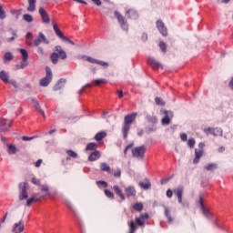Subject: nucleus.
Segmentation results:
<instances>
[{"instance_id": "nucleus-7", "label": "nucleus", "mask_w": 233, "mask_h": 233, "mask_svg": "<svg viewBox=\"0 0 233 233\" xmlns=\"http://www.w3.org/2000/svg\"><path fill=\"white\" fill-rule=\"evenodd\" d=\"M137 225L139 227H145V222L142 220L141 217L136 218V222L131 220L129 223V233H136L137 230Z\"/></svg>"}, {"instance_id": "nucleus-59", "label": "nucleus", "mask_w": 233, "mask_h": 233, "mask_svg": "<svg viewBox=\"0 0 233 233\" xmlns=\"http://www.w3.org/2000/svg\"><path fill=\"white\" fill-rule=\"evenodd\" d=\"M140 218L145 222L146 219H148V213L140 215Z\"/></svg>"}, {"instance_id": "nucleus-16", "label": "nucleus", "mask_w": 233, "mask_h": 233, "mask_svg": "<svg viewBox=\"0 0 233 233\" xmlns=\"http://www.w3.org/2000/svg\"><path fill=\"white\" fill-rule=\"evenodd\" d=\"M86 61H88L89 63H92L93 65H99L100 66H104V68L108 67V63L103 60H97L96 58H92V56H87Z\"/></svg>"}, {"instance_id": "nucleus-32", "label": "nucleus", "mask_w": 233, "mask_h": 233, "mask_svg": "<svg viewBox=\"0 0 233 233\" xmlns=\"http://www.w3.org/2000/svg\"><path fill=\"white\" fill-rule=\"evenodd\" d=\"M105 137H106V132L105 131L99 132L95 136L96 141H102Z\"/></svg>"}, {"instance_id": "nucleus-30", "label": "nucleus", "mask_w": 233, "mask_h": 233, "mask_svg": "<svg viewBox=\"0 0 233 233\" xmlns=\"http://www.w3.org/2000/svg\"><path fill=\"white\" fill-rule=\"evenodd\" d=\"M204 168L208 172H213V170H218V164L211 163V164H208V166H205Z\"/></svg>"}, {"instance_id": "nucleus-54", "label": "nucleus", "mask_w": 233, "mask_h": 233, "mask_svg": "<svg viewBox=\"0 0 233 233\" xmlns=\"http://www.w3.org/2000/svg\"><path fill=\"white\" fill-rule=\"evenodd\" d=\"M141 39L144 43H147V41H148V35L147 33H143Z\"/></svg>"}, {"instance_id": "nucleus-61", "label": "nucleus", "mask_w": 233, "mask_h": 233, "mask_svg": "<svg viewBox=\"0 0 233 233\" xmlns=\"http://www.w3.org/2000/svg\"><path fill=\"white\" fill-rule=\"evenodd\" d=\"M166 194H167V198H172L174 192L171 191V189H167Z\"/></svg>"}, {"instance_id": "nucleus-21", "label": "nucleus", "mask_w": 233, "mask_h": 233, "mask_svg": "<svg viewBox=\"0 0 233 233\" xmlns=\"http://www.w3.org/2000/svg\"><path fill=\"white\" fill-rule=\"evenodd\" d=\"M9 127H12L11 120H6V119L0 120V131L1 132L6 130V128H9Z\"/></svg>"}, {"instance_id": "nucleus-62", "label": "nucleus", "mask_w": 233, "mask_h": 233, "mask_svg": "<svg viewBox=\"0 0 233 233\" xmlns=\"http://www.w3.org/2000/svg\"><path fill=\"white\" fill-rule=\"evenodd\" d=\"M134 147V144H128L127 147H126V148H125V150H124V153L125 154H127V150H129V148H132Z\"/></svg>"}, {"instance_id": "nucleus-15", "label": "nucleus", "mask_w": 233, "mask_h": 233, "mask_svg": "<svg viewBox=\"0 0 233 233\" xmlns=\"http://www.w3.org/2000/svg\"><path fill=\"white\" fill-rule=\"evenodd\" d=\"M157 27L164 37H167V35H168V31L167 30V26H165V23H163V21L157 20Z\"/></svg>"}, {"instance_id": "nucleus-47", "label": "nucleus", "mask_w": 233, "mask_h": 233, "mask_svg": "<svg viewBox=\"0 0 233 233\" xmlns=\"http://www.w3.org/2000/svg\"><path fill=\"white\" fill-rule=\"evenodd\" d=\"M96 185L98 187H103V188H106V187H108V183L103 180L96 181Z\"/></svg>"}, {"instance_id": "nucleus-38", "label": "nucleus", "mask_w": 233, "mask_h": 233, "mask_svg": "<svg viewBox=\"0 0 233 233\" xmlns=\"http://www.w3.org/2000/svg\"><path fill=\"white\" fill-rule=\"evenodd\" d=\"M12 59H14V55H12V53L7 52L5 54V56H4L5 63H6V61H12Z\"/></svg>"}, {"instance_id": "nucleus-25", "label": "nucleus", "mask_w": 233, "mask_h": 233, "mask_svg": "<svg viewBox=\"0 0 233 233\" xmlns=\"http://www.w3.org/2000/svg\"><path fill=\"white\" fill-rule=\"evenodd\" d=\"M99 157H101V153L97 150H95L89 155L88 161H97Z\"/></svg>"}, {"instance_id": "nucleus-64", "label": "nucleus", "mask_w": 233, "mask_h": 233, "mask_svg": "<svg viewBox=\"0 0 233 233\" xmlns=\"http://www.w3.org/2000/svg\"><path fill=\"white\" fill-rule=\"evenodd\" d=\"M198 150H203V148H205V143H203V142H200L199 144H198Z\"/></svg>"}, {"instance_id": "nucleus-14", "label": "nucleus", "mask_w": 233, "mask_h": 233, "mask_svg": "<svg viewBox=\"0 0 233 233\" xmlns=\"http://www.w3.org/2000/svg\"><path fill=\"white\" fill-rule=\"evenodd\" d=\"M147 64L150 65L154 70H157V68H163V65L152 56L148 57Z\"/></svg>"}, {"instance_id": "nucleus-42", "label": "nucleus", "mask_w": 233, "mask_h": 233, "mask_svg": "<svg viewBox=\"0 0 233 233\" xmlns=\"http://www.w3.org/2000/svg\"><path fill=\"white\" fill-rule=\"evenodd\" d=\"M107 17L109 19H116V17H117V11H114V12L108 11Z\"/></svg>"}, {"instance_id": "nucleus-45", "label": "nucleus", "mask_w": 233, "mask_h": 233, "mask_svg": "<svg viewBox=\"0 0 233 233\" xmlns=\"http://www.w3.org/2000/svg\"><path fill=\"white\" fill-rule=\"evenodd\" d=\"M23 19L24 21H26V23H32V21H34V18L31 15H24Z\"/></svg>"}, {"instance_id": "nucleus-40", "label": "nucleus", "mask_w": 233, "mask_h": 233, "mask_svg": "<svg viewBox=\"0 0 233 233\" xmlns=\"http://www.w3.org/2000/svg\"><path fill=\"white\" fill-rule=\"evenodd\" d=\"M8 147V154L12 155V154H15V152L17 151V148H15V146L14 145H7Z\"/></svg>"}, {"instance_id": "nucleus-11", "label": "nucleus", "mask_w": 233, "mask_h": 233, "mask_svg": "<svg viewBox=\"0 0 233 233\" xmlns=\"http://www.w3.org/2000/svg\"><path fill=\"white\" fill-rule=\"evenodd\" d=\"M38 14L41 16L42 22L45 23L46 25L50 24V16L48 15V13L45 8L40 7L38 10Z\"/></svg>"}, {"instance_id": "nucleus-17", "label": "nucleus", "mask_w": 233, "mask_h": 233, "mask_svg": "<svg viewBox=\"0 0 233 233\" xmlns=\"http://www.w3.org/2000/svg\"><path fill=\"white\" fill-rule=\"evenodd\" d=\"M25 230V224L23 221H20L18 223H15L12 228V232L13 233H21Z\"/></svg>"}, {"instance_id": "nucleus-39", "label": "nucleus", "mask_w": 233, "mask_h": 233, "mask_svg": "<svg viewBox=\"0 0 233 233\" xmlns=\"http://www.w3.org/2000/svg\"><path fill=\"white\" fill-rule=\"evenodd\" d=\"M94 83L96 86H99V85H106V79L105 78H100V79H96L94 80Z\"/></svg>"}, {"instance_id": "nucleus-20", "label": "nucleus", "mask_w": 233, "mask_h": 233, "mask_svg": "<svg viewBox=\"0 0 233 233\" xmlns=\"http://www.w3.org/2000/svg\"><path fill=\"white\" fill-rule=\"evenodd\" d=\"M164 208V216L167 219V223H174V218L172 217V214L170 213V208H167V206L163 205Z\"/></svg>"}, {"instance_id": "nucleus-4", "label": "nucleus", "mask_w": 233, "mask_h": 233, "mask_svg": "<svg viewBox=\"0 0 233 233\" xmlns=\"http://www.w3.org/2000/svg\"><path fill=\"white\" fill-rule=\"evenodd\" d=\"M145 152H147V147L142 145L132 149V156L136 159L142 161V159H145Z\"/></svg>"}, {"instance_id": "nucleus-18", "label": "nucleus", "mask_w": 233, "mask_h": 233, "mask_svg": "<svg viewBox=\"0 0 233 233\" xmlns=\"http://www.w3.org/2000/svg\"><path fill=\"white\" fill-rule=\"evenodd\" d=\"M183 187H178L173 190V194L177 196L178 203H183Z\"/></svg>"}, {"instance_id": "nucleus-51", "label": "nucleus", "mask_w": 233, "mask_h": 233, "mask_svg": "<svg viewBox=\"0 0 233 233\" xmlns=\"http://www.w3.org/2000/svg\"><path fill=\"white\" fill-rule=\"evenodd\" d=\"M41 191L46 192V196H48V187L46 185L41 186Z\"/></svg>"}, {"instance_id": "nucleus-19", "label": "nucleus", "mask_w": 233, "mask_h": 233, "mask_svg": "<svg viewBox=\"0 0 233 233\" xmlns=\"http://www.w3.org/2000/svg\"><path fill=\"white\" fill-rule=\"evenodd\" d=\"M138 187H140V188L143 190H150L152 188V184L148 178H145L144 181H140L138 183Z\"/></svg>"}, {"instance_id": "nucleus-28", "label": "nucleus", "mask_w": 233, "mask_h": 233, "mask_svg": "<svg viewBox=\"0 0 233 233\" xmlns=\"http://www.w3.org/2000/svg\"><path fill=\"white\" fill-rule=\"evenodd\" d=\"M66 154H67L66 161H70V159H76L78 156L77 153L73 150H66Z\"/></svg>"}, {"instance_id": "nucleus-56", "label": "nucleus", "mask_w": 233, "mask_h": 233, "mask_svg": "<svg viewBox=\"0 0 233 233\" xmlns=\"http://www.w3.org/2000/svg\"><path fill=\"white\" fill-rule=\"evenodd\" d=\"M180 139H181V141H187V139H188V136H187V134L186 133H182L181 135H180Z\"/></svg>"}, {"instance_id": "nucleus-1", "label": "nucleus", "mask_w": 233, "mask_h": 233, "mask_svg": "<svg viewBox=\"0 0 233 233\" xmlns=\"http://www.w3.org/2000/svg\"><path fill=\"white\" fill-rule=\"evenodd\" d=\"M136 117H137V113H131L125 116L124 125L122 127V134L124 139L128 137V132H130V125L136 121Z\"/></svg>"}, {"instance_id": "nucleus-22", "label": "nucleus", "mask_w": 233, "mask_h": 233, "mask_svg": "<svg viewBox=\"0 0 233 233\" xmlns=\"http://www.w3.org/2000/svg\"><path fill=\"white\" fill-rule=\"evenodd\" d=\"M126 17H128V19H137L139 14L135 9H129L126 11Z\"/></svg>"}, {"instance_id": "nucleus-63", "label": "nucleus", "mask_w": 233, "mask_h": 233, "mask_svg": "<svg viewBox=\"0 0 233 233\" xmlns=\"http://www.w3.org/2000/svg\"><path fill=\"white\" fill-rule=\"evenodd\" d=\"M41 163H43L42 159H38L35 163V167H41Z\"/></svg>"}, {"instance_id": "nucleus-37", "label": "nucleus", "mask_w": 233, "mask_h": 233, "mask_svg": "<svg viewBox=\"0 0 233 233\" xmlns=\"http://www.w3.org/2000/svg\"><path fill=\"white\" fill-rule=\"evenodd\" d=\"M133 208L134 210H136L137 212H141V210H143V203L141 202H137L133 205Z\"/></svg>"}, {"instance_id": "nucleus-6", "label": "nucleus", "mask_w": 233, "mask_h": 233, "mask_svg": "<svg viewBox=\"0 0 233 233\" xmlns=\"http://www.w3.org/2000/svg\"><path fill=\"white\" fill-rule=\"evenodd\" d=\"M52 69L50 67L46 68V76L39 82L40 86H48L52 83Z\"/></svg>"}, {"instance_id": "nucleus-48", "label": "nucleus", "mask_w": 233, "mask_h": 233, "mask_svg": "<svg viewBox=\"0 0 233 233\" xmlns=\"http://www.w3.org/2000/svg\"><path fill=\"white\" fill-rule=\"evenodd\" d=\"M104 192L106 198H109V199H114V193H112L110 190L105 189Z\"/></svg>"}, {"instance_id": "nucleus-46", "label": "nucleus", "mask_w": 233, "mask_h": 233, "mask_svg": "<svg viewBox=\"0 0 233 233\" xmlns=\"http://www.w3.org/2000/svg\"><path fill=\"white\" fill-rule=\"evenodd\" d=\"M195 145H196V139L189 138L187 141V146L189 147V148H194Z\"/></svg>"}, {"instance_id": "nucleus-13", "label": "nucleus", "mask_w": 233, "mask_h": 233, "mask_svg": "<svg viewBox=\"0 0 233 233\" xmlns=\"http://www.w3.org/2000/svg\"><path fill=\"white\" fill-rule=\"evenodd\" d=\"M19 52L22 55V63L20 68H26V66L28 65V63H26V61H28V52L26 49H19Z\"/></svg>"}, {"instance_id": "nucleus-31", "label": "nucleus", "mask_w": 233, "mask_h": 233, "mask_svg": "<svg viewBox=\"0 0 233 233\" xmlns=\"http://www.w3.org/2000/svg\"><path fill=\"white\" fill-rule=\"evenodd\" d=\"M33 35L32 33H27L26 36H25V45H27V46H34V42H32L33 39Z\"/></svg>"}, {"instance_id": "nucleus-24", "label": "nucleus", "mask_w": 233, "mask_h": 233, "mask_svg": "<svg viewBox=\"0 0 233 233\" xmlns=\"http://www.w3.org/2000/svg\"><path fill=\"white\" fill-rule=\"evenodd\" d=\"M201 157H203V150L195 149V158L193 159L194 165H198Z\"/></svg>"}, {"instance_id": "nucleus-23", "label": "nucleus", "mask_w": 233, "mask_h": 233, "mask_svg": "<svg viewBox=\"0 0 233 233\" xmlns=\"http://www.w3.org/2000/svg\"><path fill=\"white\" fill-rule=\"evenodd\" d=\"M43 197H39V194H33L31 198H29L26 201V206L30 207L32 203H35L39 201Z\"/></svg>"}, {"instance_id": "nucleus-50", "label": "nucleus", "mask_w": 233, "mask_h": 233, "mask_svg": "<svg viewBox=\"0 0 233 233\" xmlns=\"http://www.w3.org/2000/svg\"><path fill=\"white\" fill-rule=\"evenodd\" d=\"M156 130H157V127H156V126H153V127H147V128H146V132H147V134H150V133H152V132H156Z\"/></svg>"}, {"instance_id": "nucleus-33", "label": "nucleus", "mask_w": 233, "mask_h": 233, "mask_svg": "<svg viewBox=\"0 0 233 233\" xmlns=\"http://www.w3.org/2000/svg\"><path fill=\"white\" fill-rule=\"evenodd\" d=\"M0 79L3 83H8V73H6V71H1Z\"/></svg>"}, {"instance_id": "nucleus-57", "label": "nucleus", "mask_w": 233, "mask_h": 233, "mask_svg": "<svg viewBox=\"0 0 233 233\" xmlns=\"http://www.w3.org/2000/svg\"><path fill=\"white\" fill-rule=\"evenodd\" d=\"M56 35H58V37H60V39H63L65 37V35H63V32H61V29H58L57 31H56Z\"/></svg>"}, {"instance_id": "nucleus-44", "label": "nucleus", "mask_w": 233, "mask_h": 233, "mask_svg": "<svg viewBox=\"0 0 233 233\" xmlns=\"http://www.w3.org/2000/svg\"><path fill=\"white\" fill-rule=\"evenodd\" d=\"M158 46L163 54H167V44L165 42H160Z\"/></svg>"}, {"instance_id": "nucleus-10", "label": "nucleus", "mask_w": 233, "mask_h": 233, "mask_svg": "<svg viewBox=\"0 0 233 233\" xmlns=\"http://www.w3.org/2000/svg\"><path fill=\"white\" fill-rule=\"evenodd\" d=\"M199 205H200V209L202 214L205 216V218H207L208 219H210L212 218V213L210 212V210L205 208V204L203 203L202 197H199Z\"/></svg>"}, {"instance_id": "nucleus-60", "label": "nucleus", "mask_w": 233, "mask_h": 233, "mask_svg": "<svg viewBox=\"0 0 233 233\" xmlns=\"http://www.w3.org/2000/svg\"><path fill=\"white\" fill-rule=\"evenodd\" d=\"M10 85H12V86H14V88H18V85L17 82H15V80H11L9 81Z\"/></svg>"}, {"instance_id": "nucleus-12", "label": "nucleus", "mask_w": 233, "mask_h": 233, "mask_svg": "<svg viewBox=\"0 0 233 233\" xmlns=\"http://www.w3.org/2000/svg\"><path fill=\"white\" fill-rule=\"evenodd\" d=\"M41 43L48 45V40H46V36L43 33H39L38 36L33 41V46H39Z\"/></svg>"}, {"instance_id": "nucleus-41", "label": "nucleus", "mask_w": 233, "mask_h": 233, "mask_svg": "<svg viewBox=\"0 0 233 233\" xmlns=\"http://www.w3.org/2000/svg\"><path fill=\"white\" fill-rule=\"evenodd\" d=\"M97 148V144L96 143H89L86 147V150H96Z\"/></svg>"}, {"instance_id": "nucleus-36", "label": "nucleus", "mask_w": 233, "mask_h": 233, "mask_svg": "<svg viewBox=\"0 0 233 233\" xmlns=\"http://www.w3.org/2000/svg\"><path fill=\"white\" fill-rule=\"evenodd\" d=\"M100 170H102V172H110V166L103 162L100 164Z\"/></svg>"}, {"instance_id": "nucleus-5", "label": "nucleus", "mask_w": 233, "mask_h": 233, "mask_svg": "<svg viewBox=\"0 0 233 233\" xmlns=\"http://www.w3.org/2000/svg\"><path fill=\"white\" fill-rule=\"evenodd\" d=\"M204 133L206 136H214L215 137H218V136L223 137V129L221 127H206L204 128Z\"/></svg>"}, {"instance_id": "nucleus-55", "label": "nucleus", "mask_w": 233, "mask_h": 233, "mask_svg": "<svg viewBox=\"0 0 233 233\" xmlns=\"http://www.w3.org/2000/svg\"><path fill=\"white\" fill-rule=\"evenodd\" d=\"M117 196L121 198L123 201H125V195L121 192V189L117 188Z\"/></svg>"}, {"instance_id": "nucleus-58", "label": "nucleus", "mask_w": 233, "mask_h": 233, "mask_svg": "<svg viewBox=\"0 0 233 233\" xmlns=\"http://www.w3.org/2000/svg\"><path fill=\"white\" fill-rule=\"evenodd\" d=\"M32 139H35V137H23V141H32Z\"/></svg>"}, {"instance_id": "nucleus-26", "label": "nucleus", "mask_w": 233, "mask_h": 233, "mask_svg": "<svg viewBox=\"0 0 233 233\" xmlns=\"http://www.w3.org/2000/svg\"><path fill=\"white\" fill-rule=\"evenodd\" d=\"M65 83H66V79L61 78L54 86V90L57 91V90H61V88H65Z\"/></svg>"}, {"instance_id": "nucleus-9", "label": "nucleus", "mask_w": 233, "mask_h": 233, "mask_svg": "<svg viewBox=\"0 0 233 233\" xmlns=\"http://www.w3.org/2000/svg\"><path fill=\"white\" fill-rule=\"evenodd\" d=\"M117 21L124 32L126 34H128V21H127V18L123 16L121 14L117 13Z\"/></svg>"}, {"instance_id": "nucleus-35", "label": "nucleus", "mask_w": 233, "mask_h": 233, "mask_svg": "<svg viewBox=\"0 0 233 233\" xmlns=\"http://www.w3.org/2000/svg\"><path fill=\"white\" fill-rule=\"evenodd\" d=\"M126 193L127 196L134 197L137 194L136 188H134V187H128L126 188Z\"/></svg>"}, {"instance_id": "nucleus-8", "label": "nucleus", "mask_w": 233, "mask_h": 233, "mask_svg": "<svg viewBox=\"0 0 233 233\" xmlns=\"http://www.w3.org/2000/svg\"><path fill=\"white\" fill-rule=\"evenodd\" d=\"M165 116L162 118L161 123L164 127L170 125V120L174 117V112L168 110H161Z\"/></svg>"}, {"instance_id": "nucleus-29", "label": "nucleus", "mask_w": 233, "mask_h": 233, "mask_svg": "<svg viewBox=\"0 0 233 233\" xmlns=\"http://www.w3.org/2000/svg\"><path fill=\"white\" fill-rule=\"evenodd\" d=\"M37 3V0H28V7L27 12H35V4Z\"/></svg>"}, {"instance_id": "nucleus-2", "label": "nucleus", "mask_w": 233, "mask_h": 233, "mask_svg": "<svg viewBox=\"0 0 233 233\" xmlns=\"http://www.w3.org/2000/svg\"><path fill=\"white\" fill-rule=\"evenodd\" d=\"M51 62L53 65H57L59 59H66V52L60 46L55 47V52L50 56Z\"/></svg>"}, {"instance_id": "nucleus-43", "label": "nucleus", "mask_w": 233, "mask_h": 233, "mask_svg": "<svg viewBox=\"0 0 233 233\" xmlns=\"http://www.w3.org/2000/svg\"><path fill=\"white\" fill-rule=\"evenodd\" d=\"M155 102H156V105H158L159 106H165V102L159 96H157L155 98Z\"/></svg>"}, {"instance_id": "nucleus-49", "label": "nucleus", "mask_w": 233, "mask_h": 233, "mask_svg": "<svg viewBox=\"0 0 233 233\" xmlns=\"http://www.w3.org/2000/svg\"><path fill=\"white\" fill-rule=\"evenodd\" d=\"M6 14L5 13V10H3V5H0V19H5Z\"/></svg>"}, {"instance_id": "nucleus-27", "label": "nucleus", "mask_w": 233, "mask_h": 233, "mask_svg": "<svg viewBox=\"0 0 233 233\" xmlns=\"http://www.w3.org/2000/svg\"><path fill=\"white\" fill-rule=\"evenodd\" d=\"M32 103H33L35 108L36 110H38V112H40V114L43 116V117H45V111H43V109H41V106L39 105V101H37V99H35V98H33Z\"/></svg>"}, {"instance_id": "nucleus-3", "label": "nucleus", "mask_w": 233, "mask_h": 233, "mask_svg": "<svg viewBox=\"0 0 233 233\" xmlns=\"http://www.w3.org/2000/svg\"><path fill=\"white\" fill-rule=\"evenodd\" d=\"M18 188H19V200L23 201L25 199H28V183L27 182H21L18 185Z\"/></svg>"}, {"instance_id": "nucleus-53", "label": "nucleus", "mask_w": 233, "mask_h": 233, "mask_svg": "<svg viewBox=\"0 0 233 233\" xmlns=\"http://www.w3.org/2000/svg\"><path fill=\"white\" fill-rule=\"evenodd\" d=\"M62 39H64V41H66V43H68L69 45H76V43H74V41H72L70 38L64 36Z\"/></svg>"}, {"instance_id": "nucleus-52", "label": "nucleus", "mask_w": 233, "mask_h": 233, "mask_svg": "<svg viewBox=\"0 0 233 233\" xmlns=\"http://www.w3.org/2000/svg\"><path fill=\"white\" fill-rule=\"evenodd\" d=\"M31 183H33V185H41V180H39L38 178L33 177L31 179Z\"/></svg>"}, {"instance_id": "nucleus-34", "label": "nucleus", "mask_w": 233, "mask_h": 233, "mask_svg": "<svg viewBox=\"0 0 233 233\" xmlns=\"http://www.w3.org/2000/svg\"><path fill=\"white\" fill-rule=\"evenodd\" d=\"M146 118L147 119L148 123H152V125H157V116L147 115Z\"/></svg>"}]
</instances>
